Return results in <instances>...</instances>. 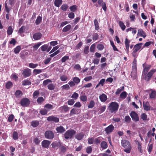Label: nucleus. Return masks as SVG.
Masks as SVG:
<instances>
[{"instance_id": "bf43d9fd", "label": "nucleus", "mask_w": 156, "mask_h": 156, "mask_svg": "<svg viewBox=\"0 0 156 156\" xmlns=\"http://www.w3.org/2000/svg\"><path fill=\"white\" fill-rule=\"evenodd\" d=\"M131 117H138V114L134 111H132L130 113Z\"/></svg>"}, {"instance_id": "a19ab883", "label": "nucleus", "mask_w": 156, "mask_h": 156, "mask_svg": "<svg viewBox=\"0 0 156 156\" xmlns=\"http://www.w3.org/2000/svg\"><path fill=\"white\" fill-rule=\"evenodd\" d=\"M13 29L11 26H9L8 27L7 30V34L8 35H11L13 31Z\"/></svg>"}, {"instance_id": "8fccbe9b", "label": "nucleus", "mask_w": 156, "mask_h": 156, "mask_svg": "<svg viewBox=\"0 0 156 156\" xmlns=\"http://www.w3.org/2000/svg\"><path fill=\"white\" fill-rule=\"evenodd\" d=\"M48 111L47 110L44 108L41 110L40 113L42 115H44L47 114Z\"/></svg>"}, {"instance_id": "39448f33", "label": "nucleus", "mask_w": 156, "mask_h": 156, "mask_svg": "<svg viewBox=\"0 0 156 156\" xmlns=\"http://www.w3.org/2000/svg\"><path fill=\"white\" fill-rule=\"evenodd\" d=\"M44 136L46 138L48 139H52L54 137V133L51 130L46 131L44 133Z\"/></svg>"}, {"instance_id": "f8f14e48", "label": "nucleus", "mask_w": 156, "mask_h": 156, "mask_svg": "<svg viewBox=\"0 0 156 156\" xmlns=\"http://www.w3.org/2000/svg\"><path fill=\"white\" fill-rule=\"evenodd\" d=\"M98 3L100 6H101L103 9L105 11H106L107 10V7L105 3L103 2V0H98Z\"/></svg>"}, {"instance_id": "4be33fe9", "label": "nucleus", "mask_w": 156, "mask_h": 156, "mask_svg": "<svg viewBox=\"0 0 156 156\" xmlns=\"http://www.w3.org/2000/svg\"><path fill=\"white\" fill-rule=\"evenodd\" d=\"M62 0H55L54 5L56 7H59L62 4Z\"/></svg>"}, {"instance_id": "72a5a7b5", "label": "nucleus", "mask_w": 156, "mask_h": 156, "mask_svg": "<svg viewBox=\"0 0 156 156\" xmlns=\"http://www.w3.org/2000/svg\"><path fill=\"white\" fill-rule=\"evenodd\" d=\"M31 84V82L28 80H24L22 82V84L23 86L30 85Z\"/></svg>"}, {"instance_id": "5fc2aeb1", "label": "nucleus", "mask_w": 156, "mask_h": 156, "mask_svg": "<svg viewBox=\"0 0 156 156\" xmlns=\"http://www.w3.org/2000/svg\"><path fill=\"white\" fill-rule=\"evenodd\" d=\"M25 27L24 26H22L18 30V33H20V34H23L24 33V31L25 30Z\"/></svg>"}, {"instance_id": "a18cd8bd", "label": "nucleus", "mask_w": 156, "mask_h": 156, "mask_svg": "<svg viewBox=\"0 0 156 156\" xmlns=\"http://www.w3.org/2000/svg\"><path fill=\"white\" fill-rule=\"evenodd\" d=\"M21 50V47L20 46H18L14 49V52L16 54L18 53Z\"/></svg>"}, {"instance_id": "2eb2a0df", "label": "nucleus", "mask_w": 156, "mask_h": 156, "mask_svg": "<svg viewBox=\"0 0 156 156\" xmlns=\"http://www.w3.org/2000/svg\"><path fill=\"white\" fill-rule=\"evenodd\" d=\"M59 110L62 112H67L69 111V108L66 105H64L59 108Z\"/></svg>"}, {"instance_id": "7c9ffc66", "label": "nucleus", "mask_w": 156, "mask_h": 156, "mask_svg": "<svg viewBox=\"0 0 156 156\" xmlns=\"http://www.w3.org/2000/svg\"><path fill=\"white\" fill-rule=\"evenodd\" d=\"M42 20V17L38 16L37 17V18L35 21V23L36 25H38L41 22Z\"/></svg>"}, {"instance_id": "c03bdc74", "label": "nucleus", "mask_w": 156, "mask_h": 156, "mask_svg": "<svg viewBox=\"0 0 156 156\" xmlns=\"http://www.w3.org/2000/svg\"><path fill=\"white\" fill-rule=\"evenodd\" d=\"M47 87L48 89L51 90H54L55 88V86L52 83L48 84Z\"/></svg>"}, {"instance_id": "13d9d810", "label": "nucleus", "mask_w": 156, "mask_h": 156, "mask_svg": "<svg viewBox=\"0 0 156 156\" xmlns=\"http://www.w3.org/2000/svg\"><path fill=\"white\" fill-rule=\"evenodd\" d=\"M42 70L40 69H35L33 70V73L35 74H39L42 72Z\"/></svg>"}, {"instance_id": "c85d7f7f", "label": "nucleus", "mask_w": 156, "mask_h": 156, "mask_svg": "<svg viewBox=\"0 0 156 156\" xmlns=\"http://www.w3.org/2000/svg\"><path fill=\"white\" fill-rule=\"evenodd\" d=\"M47 120L48 121H53L55 122H59L58 118H47Z\"/></svg>"}, {"instance_id": "412c9836", "label": "nucleus", "mask_w": 156, "mask_h": 156, "mask_svg": "<svg viewBox=\"0 0 156 156\" xmlns=\"http://www.w3.org/2000/svg\"><path fill=\"white\" fill-rule=\"evenodd\" d=\"M156 96V91L155 90H152L149 94V98L151 99L154 98Z\"/></svg>"}, {"instance_id": "de8ad7c7", "label": "nucleus", "mask_w": 156, "mask_h": 156, "mask_svg": "<svg viewBox=\"0 0 156 156\" xmlns=\"http://www.w3.org/2000/svg\"><path fill=\"white\" fill-rule=\"evenodd\" d=\"M68 8V5L66 4H63L60 7V9L64 11H66Z\"/></svg>"}, {"instance_id": "393cba45", "label": "nucleus", "mask_w": 156, "mask_h": 156, "mask_svg": "<svg viewBox=\"0 0 156 156\" xmlns=\"http://www.w3.org/2000/svg\"><path fill=\"white\" fill-rule=\"evenodd\" d=\"M28 54V52L25 51H22L20 53V57L22 59H24Z\"/></svg>"}, {"instance_id": "4c0bfd02", "label": "nucleus", "mask_w": 156, "mask_h": 156, "mask_svg": "<svg viewBox=\"0 0 156 156\" xmlns=\"http://www.w3.org/2000/svg\"><path fill=\"white\" fill-rule=\"evenodd\" d=\"M39 124V122L37 121H33L31 122V125L34 127L37 126Z\"/></svg>"}, {"instance_id": "a878e982", "label": "nucleus", "mask_w": 156, "mask_h": 156, "mask_svg": "<svg viewBox=\"0 0 156 156\" xmlns=\"http://www.w3.org/2000/svg\"><path fill=\"white\" fill-rule=\"evenodd\" d=\"M44 108L48 111L52 109L53 108V106L52 105L48 104L44 105Z\"/></svg>"}, {"instance_id": "e2e57ef3", "label": "nucleus", "mask_w": 156, "mask_h": 156, "mask_svg": "<svg viewBox=\"0 0 156 156\" xmlns=\"http://www.w3.org/2000/svg\"><path fill=\"white\" fill-rule=\"evenodd\" d=\"M95 44H92L90 48V51L91 52H93L95 51Z\"/></svg>"}, {"instance_id": "338daca9", "label": "nucleus", "mask_w": 156, "mask_h": 156, "mask_svg": "<svg viewBox=\"0 0 156 156\" xmlns=\"http://www.w3.org/2000/svg\"><path fill=\"white\" fill-rule=\"evenodd\" d=\"M48 45L47 44H44L41 47V49L42 51H45L48 48Z\"/></svg>"}, {"instance_id": "6e6d98bb", "label": "nucleus", "mask_w": 156, "mask_h": 156, "mask_svg": "<svg viewBox=\"0 0 156 156\" xmlns=\"http://www.w3.org/2000/svg\"><path fill=\"white\" fill-rule=\"evenodd\" d=\"M99 37V35L97 33H94L92 36V38L93 40L96 41L97 40Z\"/></svg>"}, {"instance_id": "79ce46f5", "label": "nucleus", "mask_w": 156, "mask_h": 156, "mask_svg": "<svg viewBox=\"0 0 156 156\" xmlns=\"http://www.w3.org/2000/svg\"><path fill=\"white\" fill-rule=\"evenodd\" d=\"M106 106L105 105L101 106L99 108V112L100 113L103 112L105 110Z\"/></svg>"}, {"instance_id": "c9c22d12", "label": "nucleus", "mask_w": 156, "mask_h": 156, "mask_svg": "<svg viewBox=\"0 0 156 156\" xmlns=\"http://www.w3.org/2000/svg\"><path fill=\"white\" fill-rule=\"evenodd\" d=\"M95 105L94 101L93 100H91L88 106L89 108H92L94 107Z\"/></svg>"}, {"instance_id": "a211bd4d", "label": "nucleus", "mask_w": 156, "mask_h": 156, "mask_svg": "<svg viewBox=\"0 0 156 156\" xmlns=\"http://www.w3.org/2000/svg\"><path fill=\"white\" fill-rule=\"evenodd\" d=\"M56 130L57 133H62L64 132L66 129L62 126H60L57 127Z\"/></svg>"}, {"instance_id": "6e6552de", "label": "nucleus", "mask_w": 156, "mask_h": 156, "mask_svg": "<svg viewBox=\"0 0 156 156\" xmlns=\"http://www.w3.org/2000/svg\"><path fill=\"white\" fill-rule=\"evenodd\" d=\"M114 126L111 124L105 129V131L106 134H108L112 133L114 130Z\"/></svg>"}, {"instance_id": "3c124183", "label": "nucleus", "mask_w": 156, "mask_h": 156, "mask_svg": "<svg viewBox=\"0 0 156 156\" xmlns=\"http://www.w3.org/2000/svg\"><path fill=\"white\" fill-rule=\"evenodd\" d=\"M73 80L75 83L77 84H78L80 82V80L77 77H74L73 79Z\"/></svg>"}, {"instance_id": "423d86ee", "label": "nucleus", "mask_w": 156, "mask_h": 156, "mask_svg": "<svg viewBox=\"0 0 156 156\" xmlns=\"http://www.w3.org/2000/svg\"><path fill=\"white\" fill-rule=\"evenodd\" d=\"M30 104V101L28 99L25 98L22 99L20 101V104L24 107L28 106Z\"/></svg>"}, {"instance_id": "58836bf2", "label": "nucleus", "mask_w": 156, "mask_h": 156, "mask_svg": "<svg viewBox=\"0 0 156 156\" xmlns=\"http://www.w3.org/2000/svg\"><path fill=\"white\" fill-rule=\"evenodd\" d=\"M124 89V86H122L120 87V88H118L116 91L115 92L116 95H118L119 94L120 92L123 90Z\"/></svg>"}, {"instance_id": "37998d69", "label": "nucleus", "mask_w": 156, "mask_h": 156, "mask_svg": "<svg viewBox=\"0 0 156 156\" xmlns=\"http://www.w3.org/2000/svg\"><path fill=\"white\" fill-rule=\"evenodd\" d=\"M18 134L16 131H14L12 134V138L15 140H17L18 139Z\"/></svg>"}, {"instance_id": "f704fd0d", "label": "nucleus", "mask_w": 156, "mask_h": 156, "mask_svg": "<svg viewBox=\"0 0 156 156\" xmlns=\"http://www.w3.org/2000/svg\"><path fill=\"white\" fill-rule=\"evenodd\" d=\"M101 147L103 149H105L108 147V144L105 141H102L101 144Z\"/></svg>"}, {"instance_id": "4d7b16f0", "label": "nucleus", "mask_w": 156, "mask_h": 156, "mask_svg": "<svg viewBox=\"0 0 156 156\" xmlns=\"http://www.w3.org/2000/svg\"><path fill=\"white\" fill-rule=\"evenodd\" d=\"M79 97V94L78 93L74 92L72 95L71 98L74 99L75 100L77 99Z\"/></svg>"}, {"instance_id": "ddd939ff", "label": "nucleus", "mask_w": 156, "mask_h": 156, "mask_svg": "<svg viewBox=\"0 0 156 156\" xmlns=\"http://www.w3.org/2000/svg\"><path fill=\"white\" fill-rule=\"evenodd\" d=\"M42 34L40 33H37L34 34L33 36V38L35 40L40 39L42 37Z\"/></svg>"}, {"instance_id": "dca6fc26", "label": "nucleus", "mask_w": 156, "mask_h": 156, "mask_svg": "<svg viewBox=\"0 0 156 156\" xmlns=\"http://www.w3.org/2000/svg\"><path fill=\"white\" fill-rule=\"evenodd\" d=\"M60 145L59 142L57 141L53 142L51 144V148L54 149L57 148Z\"/></svg>"}, {"instance_id": "f03ea898", "label": "nucleus", "mask_w": 156, "mask_h": 156, "mask_svg": "<svg viewBox=\"0 0 156 156\" xmlns=\"http://www.w3.org/2000/svg\"><path fill=\"white\" fill-rule=\"evenodd\" d=\"M121 144L122 146L125 149L124 151L127 153H130L132 147L130 143L127 140H121Z\"/></svg>"}, {"instance_id": "2f4dec72", "label": "nucleus", "mask_w": 156, "mask_h": 156, "mask_svg": "<svg viewBox=\"0 0 156 156\" xmlns=\"http://www.w3.org/2000/svg\"><path fill=\"white\" fill-rule=\"evenodd\" d=\"M94 25L95 27V29L96 30H98L99 29L100 27L99 26V23L98 22V20L96 19H95L94 21Z\"/></svg>"}, {"instance_id": "aec40b11", "label": "nucleus", "mask_w": 156, "mask_h": 156, "mask_svg": "<svg viewBox=\"0 0 156 156\" xmlns=\"http://www.w3.org/2000/svg\"><path fill=\"white\" fill-rule=\"evenodd\" d=\"M84 134L82 133H77L75 136V138L78 140H82Z\"/></svg>"}, {"instance_id": "1a4fd4ad", "label": "nucleus", "mask_w": 156, "mask_h": 156, "mask_svg": "<svg viewBox=\"0 0 156 156\" xmlns=\"http://www.w3.org/2000/svg\"><path fill=\"white\" fill-rule=\"evenodd\" d=\"M51 142L47 140H44L42 142L41 144L43 147L48 148Z\"/></svg>"}, {"instance_id": "b1692460", "label": "nucleus", "mask_w": 156, "mask_h": 156, "mask_svg": "<svg viewBox=\"0 0 156 156\" xmlns=\"http://www.w3.org/2000/svg\"><path fill=\"white\" fill-rule=\"evenodd\" d=\"M138 34H139L140 35L144 38L145 37L146 35L145 32L141 29L138 30Z\"/></svg>"}, {"instance_id": "9b49d317", "label": "nucleus", "mask_w": 156, "mask_h": 156, "mask_svg": "<svg viewBox=\"0 0 156 156\" xmlns=\"http://www.w3.org/2000/svg\"><path fill=\"white\" fill-rule=\"evenodd\" d=\"M130 42V41L127 38H126L125 41V47L126 49V53L128 54L129 53V43Z\"/></svg>"}, {"instance_id": "20e7f679", "label": "nucleus", "mask_w": 156, "mask_h": 156, "mask_svg": "<svg viewBox=\"0 0 156 156\" xmlns=\"http://www.w3.org/2000/svg\"><path fill=\"white\" fill-rule=\"evenodd\" d=\"M76 133V131L73 129L69 130L64 134V137L66 139H71Z\"/></svg>"}, {"instance_id": "69168bd1", "label": "nucleus", "mask_w": 156, "mask_h": 156, "mask_svg": "<svg viewBox=\"0 0 156 156\" xmlns=\"http://www.w3.org/2000/svg\"><path fill=\"white\" fill-rule=\"evenodd\" d=\"M135 14H133L132 13H130V14L129 17L131 19L132 21H135L136 18L135 17Z\"/></svg>"}, {"instance_id": "864d4df0", "label": "nucleus", "mask_w": 156, "mask_h": 156, "mask_svg": "<svg viewBox=\"0 0 156 156\" xmlns=\"http://www.w3.org/2000/svg\"><path fill=\"white\" fill-rule=\"evenodd\" d=\"M101 137H98L95 138V143L96 144H99L101 140Z\"/></svg>"}, {"instance_id": "e433bc0d", "label": "nucleus", "mask_w": 156, "mask_h": 156, "mask_svg": "<svg viewBox=\"0 0 156 156\" xmlns=\"http://www.w3.org/2000/svg\"><path fill=\"white\" fill-rule=\"evenodd\" d=\"M119 25L122 30H124L125 29L126 27L123 22L119 21Z\"/></svg>"}, {"instance_id": "5701e85b", "label": "nucleus", "mask_w": 156, "mask_h": 156, "mask_svg": "<svg viewBox=\"0 0 156 156\" xmlns=\"http://www.w3.org/2000/svg\"><path fill=\"white\" fill-rule=\"evenodd\" d=\"M71 26L70 24L67 25L62 29V31L63 32H66L69 31L71 28Z\"/></svg>"}, {"instance_id": "49530a36", "label": "nucleus", "mask_w": 156, "mask_h": 156, "mask_svg": "<svg viewBox=\"0 0 156 156\" xmlns=\"http://www.w3.org/2000/svg\"><path fill=\"white\" fill-rule=\"evenodd\" d=\"M133 52L131 53L132 55L134 58H136L138 55V52L133 50Z\"/></svg>"}, {"instance_id": "774afa93", "label": "nucleus", "mask_w": 156, "mask_h": 156, "mask_svg": "<svg viewBox=\"0 0 156 156\" xmlns=\"http://www.w3.org/2000/svg\"><path fill=\"white\" fill-rule=\"evenodd\" d=\"M69 59V56H65L63 57L61 60L62 62H65L66 60Z\"/></svg>"}, {"instance_id": "473e14b6", "label": "nucleus", "mask_w": 156, "mask_h": 156, "mask_svg": "<svg viewBox=\"0 0 156 156\" xmlns=\"http://www.w3.org/2000/svg\"><path fill=\"white\" fill-rule=\"evenodd\" d=\"M13 84L11 81L8 82L5 84V88L7 89H9L12 86Z\"/></svg>"}, {"instance_id": "cd10ccee", "label": "nucleus", "mask_w": 156, "mask_h": 156, "mask_svg": "<svg viewBox=\"0 0 156 156\" xmlns=\"http://www.w3.org/2000/svg\"><path fill=\"white\" fill-rule=\"evenodd\" d=\"M127 95V93L125 91H124L120 94L119 98L124 99L126 97Z\"/></svg>"}, {"instance_id": "680f3d73", "label": "nucleus", "mask_w": 156, "mask_h": 156, "mask_svg": "<svg viewBox=\"0 0 156 156\" xmlns=\"http://www.w3.org/2000/svg\"><path fill=\"white\" fill-rule=\"evenodd\" d=\"M60 52V51L59 49H58L56 51H55V52L52 53V54L50 55V56L51 57H53L55 56V55H57Z\"/></svg>"}, {"instance_id": "603ef678", "label": "nucleus", "mask_w": 156, "mask_h": 156, "mask_svg": "<svg viewBox=\"0 0 156 156\" xmlns=\"http://www.w3.org/2000/svg\"><path fill=\"white\" fill-rule=\"evenodd\" d=\"M77 6L76 5H73L70 7V9L72 12H75L77 9Z\"/></svg>"}, {"instance_id": "0eeeda50", "label": "nucleus", "mask_w": 156, "mask_h": 156, "mask_svg": "<svg viewBox=\"0 0 156 156\" xmlns=\"http://www.w3.org/2000/svg\"><path fill=\"white\" fill-rule=\"evenodd\" d=\"M22 74L25 78L30 76L31 75V70L28 68L23 70Z\"/></svg>"}, {"instance_id": "f257e3e1", "label": "nucleus", "mask_w": 156, "mask_h": 156, "mask_svg": "<svg viewBox=\"0 0 156 156\" xmlns=\"http://www.w3.org/2000/svg\"><path fill=\"white\" fill-rule=\"evenodd\" d=\"M143 68L142 78L146 81H149L151 79L153 75L156 72V69H152L148 72L151 67V65L147 64L145 62L142 65Z\"/></svg>"}, {"instance_id": "f3484780", "label": "nucleus", "mask_w": 156, "mask_h": 156, "mask_svg": "<svg viewBox=\"0 0 156 156\" xmlns=\"http://www.w3.org/2000/svg\"><path fill=\"white\" fill-rule=\"evenodd\" d=\"M135 142L137 144V148L138 151L141 153H142L143 152V150L142 149V143L141 142L138 141L137 140H135Z\"/></svg>"}, {"instance_id": "09e8293b", "label": "nucleus", "mask_w": 156, "mask_h": 156, "mask_svg": "<svg viewBox=\"0 0 156 156\" xmlns=\"http://www.w3.org/2000/svg\"><path fill=\"white\" fill-rule=\"evenodd\" d=\"M80 99L83 102H85L87 100V97L86 95H82L80 96Z\"/></svg>"}, {"instance_id": "bb28decb", "label": "nucleus", "mask_w": 156, "mask_h": 156, "mask_svg": "<svg viewBox=\"0 0 156 156\" xmlns=\"http://www.w3.org/2000/svg\"><path fill=\"white\" fill-rule=\"evenodd\" d=\"M22 92L20 90L16 91L15 95L16 97H19L23 95Z\"/></svg>"}, {"instance_id": "c756f323", "label": "nucleus", "mask_w": 156, "mask_h": 156, "mask_svg": "<svg viewBox=\"0 0 156 156\" xmlns=\"http://www.w3.org/2000/svg\"><path fill=\"white\" fill-rule=\"evenodd\" d=\"M40 95V91L39 90L35 91L33 94V98L34 99H36Z\"/></svg>"}, {"instance_id": "0e129e2a", "label": "nucleus", "mask_w": 156, "mask_h": 156, "mask_svg": "<svg viewBox=\"0 0 156 156\" xmlns=\"http://www.w3.org/2000/svg\"><path fill=\"white\" fill-rule=\"evenodd\" d=\"M38 66L37 64H34L32 63H30L29 64V66L30 68L34 69L36 68Z\"/></svg>"}, {"instance_id": "7ed1b4c3", "label": "nucleus", "mask_w": 156, "mask_h": 156, "mask_svg": "<svg viewBox=\"0 0 156 156\" xmlns=\"http://www.w3.org/2000/svg\"><path fill=\"white\" fill-rule=\"evenodd\" d=\"M119 107V105L118 103L114 101L109 104L108 109L111 113H115L118 110Z\"/></svg>"}, {"instance_id": "6ab92c4d", "label": "nucleus", "mask_w": 156, "mask_h": 156, "mask_svg": "<svg viewBox=\"0 0 156 156\" xmlns=\"http://www.w3.org/2000/svg\"><path fill=\"white\" fill-rule=\"evenodd\" d=\"M99 99L102 102H105L107 100V96L105 94H103L99 96Z\"/></svg>"}, {"instance_id": "ea45409f", "label": "nucleus", "mask_w": 156, "mask_h": 156, "mask_svg": "<svg viewBox=\"0 0 156 156\" xmlns=\"http://www.w3.org/2000/svg\"><path fill=\"white\" fill-rule=\"evenodd\" d=\"M44 99L43 97H41L38 98L37 100V102L39 104L41 105L44 101Z\"/></svg>"}, {"instance_id": "052dcab7", "label": "nucleus", "mask_w": 156, "mask_h": 156, "mask_svg": "<svg viewBox=\"0 0 156 156\" xmlns=\"http://www.w3.org/2000/svg\"><path fill=\"white\" fill-rule=\"evenodd\" d=\"M60 80L62 81H65L67 80L68 77L65 75L61 76L60 77Z\"/></svg>"}, {"instance_id": "9d476101", "label": "nucleus", "mask_w": 156, "mask_h": 156, "mask_svg": "<svg viewBox=\"0 0 156 156\" xmlns=\"http://www.w3.org/2000/svg\"><path fill=\"white\" fill-rule=\"evenodd\" d=\"M143 106L144 110H145L148 111L150 109L151 106L148 101L143 102Z\"/></svg>"}, {"instance_id": "4468645a", "label": "nucleus", "mask_w": 156, "mask_h": 156, "mask_svg": "<svg viewBox=\"0 0 156 156\" xmlns=\"http://www.w3.org/2000/svg\"><path fill=\"white\" fill-rule=\"evenodd\" d=\"M143 45L142 43H139L135 45L133 48V50L137 52L141 48V46Z\"/></svg>"}]
</instances>
